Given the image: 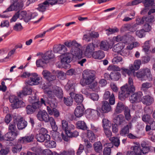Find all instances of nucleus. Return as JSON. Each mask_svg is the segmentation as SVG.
<instances>
[{
    "instance_id": "c9c22d12",
    "label": "nucleus",
    "mask_w": 155,
    "mask_h": 155,
    "mask_svg": "<svg viewBox=\"0 0 155 155\" xmlns=\"http://www.w3.org/2000/svg\"><path fill=\"white\" fill-rule=\"evenodd\" d=\"M48 63L45 58H43V56H42V58L37 60L36 64L37 66L38 67H43Z\"/></svg>"
},
{
    "instance_id": "473e14b6",
    "label": "nucleus",
    "mask_w": 155,
    "mask_h": 155,
    "mask_svg": "<svg viewBox=\"0 0 155 155\" xmlns=\"http://www.w3.org/2000/svg\"><path fill=\"white\" fill-rule=\"evenodd\" d=\"M93 147L94 150L96 152L100 153L102 151L103 147L100 142L98 141L94 143Z\"/></svg>"
},
{
    "instance_id": "ddd939ff",
    "label": "nucleus",
    "mask_w": 155,
    "mask_h": 155,
    "mask_svg": "<svg viewBox=\"0 0 155 155\" xmlns=\"http://www.w3.org/2000/svg\"><path fill=\"white\" fill-rule=\"evenodd\" d=\"M61 59V62L63 64H68L71 62V54L67 52L64 53L60 56Z\"/></svg>"
},
{
    "instance_id": "603ef678",
    "label": "nucleus",
    "mask_w": 155,
    "mask_h": 155,
    "mask_svg": "<svg viewBox=\"0 0 155 155\" xmlns=\"http://www.w3.org/2000/svg\"><path fill=\"white\" fill-rule=\"evenodd\" d=\"M62 127V129L64 130L65 134L68 131V123L65 120H63L61 121Z\"/></svg>"
},
{
    "instance_id": "864d4df0",
    "label": "nucleus",
    "mask_w": 155,
    "mask_h": 155,
    "mask_svg": "<svg viewBox=\"0 0 155 155\" xmlns=\"http://www.w3.org/2000/svg\"><path fill=\"white\" fill-rule=\"evenodd\" d=\"M36 138L37 141L40 142H43L45 140H46V136L40 133L36 135Z\"/></svg>"
},
{
    "instance_id": "5701e85b",
    "label": "nucleus",
    "mask_w": 155,
    "mask_h": 155,
    "mask_svg": "<svg viewBox=\"0 0 155 155\" xmlns=\"http://www.w3.org/2000/svg\"><path fill=\"white\" fill-rule=\"evenodd\" d=\"M141 101L144 104L150 105L153 102L154 99L153 97L148 95L143 96Z\"/></svg>"
},
{
    "instance_id": "79ce46f5",
    "label": "nucleus",
    "mask_w": 155,
    "mask_h": 155,
    "mask_svg": "<svg viewBox=\"0 0 155 155\" xmlns=\"http://www.w3.org/2000/svg\"><path fill=\"white\" fill-rule=\"evenodd\" d=\"M120 74L118 72H111L110 74V78L114 81H117L120 78Z\"/></svg>"
},
{
    "instance_id": "0eeeda50",
    "label": "nucleus",
    "mask_w": 155,
    "mask_h": 155,
    "mask_svg": "<svg viewBox=\"0 0 155 155\" xmlns=\"http://www.w3.org/2000/svg\"><path fill=\"white\" fill-rule=\"evenodd\" d=\"M13 4L11 5L4 12L12 11L13 10H18L22 9L23 7V3L22 2H13Z\"/></svg>"
},
{
    "instance_id": "6e6d98bb",
    "label": "nucleus",
    "mask_w": 155,
    "mask_h": 155,
    "mask_svg": "<svg viewBox=\"0 0 155 155\" xmlns=\"http://www.w3.org/2000/svg\"><path fill=\"white\" fill-rule=\"evenodd\" d=\"M64 104L68 106H70L72 105L73 99L72 97L70 96L67 98L65 97L64 98Z\"/></svg>"
},
{
    "instance_id": "f257e3e1",
    "label": "nucleus",
    "mask_w": 155,
    "mask_h": 155,
    "mask_svg": "<svg viewBox=\"0 0 155 155\" xmlns=\"http://www.w3.org/2000/svg\"><path fill=\"white\" fill-rule=\"evenodd\" d=\"M45 93L47 94L48 97L44 96L43 98L41 99V102L42 104L46 105V104H49L47 106V110L49 114L50 115L53 114L55 117H58L60 114L58 110L56 109L57 106V102L56 98L52 94V92L48 89L44 90Z\"/></svg>"
},
{
    "instance_id": "09e8293b",
    "label": "nucleus",
    "mask_w": 155,
    "mask_h": 155,
    "mask_svg": "<svg viewBox=\"0 0 155 155\" xmlns=\"http://www.w3.org/2000/svg\"><path fill=\"white\" fill-rule=\"evenodd\" d=\"M17 120V118H16L15 119L13 120V122H12L9 124L8 126V130L10 131V132H15V131H16L17 128L15 123Z\"/></svg>"
},
{
    "instance_id": "c756f323",
    "label": "nucleus",
    "mask_w": 155,
    "mask_h": 155,
    "mask_svg": "<svg viewBox=\"0 0 155 155\" xmlns=\"http://www.w3.org/2000/svg\"><path fill=\"white\" fill-rule=\"evenodd\" d=\"M141 147L142 152L143 154L147 153L150 151V148L148 144L145 141H143L142 142Z\"/></svg>"
},
{
    "instance_id": "20e7f679",
    "label": "nucleus",
    "mask_w": 155,
    "mask_h": 155,
    "mask_svg": "<svg viewBox=\"0 0 155 155\" xmlns=\"http://www.w3.org/2000/svg\"><path fill=\"white\" fill-rule=\"evenodd\" d=\"M94 71H84L82 74L83 78L80 81L82 86L89 84L93 81L94 76Z\"/></svg>"
},
{
    "instance_id": "7c9ffc66",
    "label": "nucleus",
    "mask_w": 155,
    "mask_h": 155,
    "mask_svg": "<svg viewBox=\"0 0 155 155\" xmlns=\"http://www.w3.org/2000/svg\"><path fill=\"white\" fill-rule=\"evenodd\" d=\"M131 126V124L129 123L127 125L123 127L120 131V135L123 136H126L129 132V127H130Z\"/></svg>"
},
{
    "instance_id": "423d86ee",
    "label": "nucleus",
    "mask_w": 155,
    "mask_h": 155,
    "mask_svg": "<svg viewBox=\"0 0 155 155\" xmlns=\"http://www.w3.org/2000/svg\"><path fill=\"white\" fill-rule=\"evenodd\" d=\"M9 100L12 103L11 105L13 108H18L25 106L24 103L21 101H19L16 96L11 97L10 98Z\"/></svg>"
},
{
    "instance_id": "338daca9",
    "label": "nucleus",
    "mask_w": 155,
    "mask_h": 155,
    "mask_svg": "<svg viewBox=\"0 0 155 155\" xmlns=\"http://www.w3.org/2000/svg\"><path fill=\"white\" fill-rule=\"evenodd\" d=\"M150 47L149 44V41H147L145 42L143 46V50L145 52H147L149 51Z\"/></svg>"
},
{
    "instance_id": "f3484780",
    "label": "nucleus",
    "mask_w": 155,
    "mask_h": 155,
    "mask_svg": "<svg viewBox=\"0 0 155 155\" xmlns=\"http://www.w3.org/2000/svg\"><path fill=\"white\" fill-rule=\"evenodd\" d=\"M39 106L37 103H34L32 105H29L26 108V111L28 114H33L38 108Z\"/></svg>"
},
{
    "instance_id": "e433bc0d",
    "label": "nucleus",
    "mask_w": 155,
    "mask_h": 155,
    "mask_svg": "<svg viewBox=\"0 0 155 155\" xmlns=\"http://www.w3.org/2000/svg\"><path fill=\"white\" fill-rule=\"evenodd\" d=\"M43 58H45L48 62L49 59H53L54 57V54H53L51 51H47L44 54L42 55Z\"/></svg>"
},
{
    "instance_id": "774afa93",
    "label": "nucleus",
    "mask_w": 155,
    "mask_h": 155,
    "mask_svg": "<svg viewBox=\"0 0 155 155\" xmlns=\"http://www.w3.org/2000/svg\"><path fill=\"white\" fill-rule=\"evenodd\" d=\"M152 86V84L151 83L145 82L143 83L141 85V90L144 91L146 89H148Z\"/></svg>"
},
{
    "instance_id": "39448f33",
    "label": "nucleus",
    "mask_w": 155,
    "mask_h": 155,
    "mask_svg": "<svg viewBox=\"0 0 155 155\" xmlns=\"http://www.w3.org/2000/svg\"><path fill=\"white\" fill-rule=\"evenodd\" d=\"M30 80L26 81V83L30 85L38 84L41 81V77L35 73H32L30 76Z\"/></svg>"
},
{
    "instance_id": "4be33fe9",
    "label": "nucleus",
    "mask_w": 155,
    "mask_h": 155,
    "mask_svg": "<svg viewBox=\"0 0 155 155\" xmlns=\"http://www.w3.org/2000/svg\"><path fill=\"white\" fill-rule=\"evenodd\" d=\"M113 120L116 125H122L125 121L124 116L122 114L118 115L114 117Z\"/></svg>"
},
{
    "instance_id": "b1692460",
    "label": "nucleus",
    "mask_w": 155,
    "mask_h": 155,
    "mask_svg": "<svg viewBox=\"0 0 155 155\" xmlns=\"http://www.w3.org/2000/svg\"><path fill=\"white\" fill-rule=\"evenodd\" d=\"M17 135V133L16 132H9L4 136V140L6 141L13 140L15 138Z\"/></svg>"
},
{
    "instance_id": "37998d69",
    "label": "nucleus",
    "mask_w": 155,
    "mask_h": 155,
    "mask_svg": "<svg viewBox=\"0 0 155 155\" xmlns=\"http://www.w3.org/2000/svg\"><path fill=\"white\" fill-rule=\"evenodd\" d=\"M49 140H46L45 142V145L47 147L53 148L55 147L56 146V142L55 141Z\"/></svg>"
},
{
    "instance_id": "13d9d810",
    "label": "nucleus",
    "mask_w": 155,
    "mask_h": 155,
    "mask_svg": "<svg viewBox=\"0 0 155 155\" xmlns=\"http://www.w3.org/2000/svg\"><path fill=\"white\" fill-rule=\"evenodd\" d=\"M54 140L58 142H60L62 140V134H60L58 132H56L55 134L52 135Z\"/></svg>"
},
{
    "instance_id": "ea45409f",
    "label": "nucleus",
    "mask_w": 155,
    "mask_h": 155,
    "mask_svg": "<svg viewBox=\"0 0 155 155\" xmlns=\"http://www.w3.org/2000/svg\"><path fill=\"white\" fill-rule=\"evenodd\" d=\"M100 109H97V110H93L91 111L90 113V115L91 117L94 119H97L100 115Z\"/></svg>"
},
{
    "instance_id": "3c124183",
    "label": "nucleus",
    "mask_w": 155,
    "mask_h": 155,
    "mask_svg": "<svg viewBox=\"0 0 155 155\" xmlns=\"http://www.w3.org/2000/svg\"><path fill=\"white\" fill-rule=\"evenodd\" d=\"M87 136L91 142L94 141L95 139V136L94 133L91 130H88L87 132Z\"/></svg>"
},
{
    "instance_id": "c03bdc74",
    "label": "nucleus",
    "mask_w": 155,
    "mask_h": 155,
    "mask_svg": "<svg viewBox=\"0 0 155 155\" xmlns=\"http://www.w3.org/2000/svg\"><path fill=\"white\" fill-rule=\"evenodd\" d=\"M124 114L125 119L129 121L131 119V116L130 114V110L128 107H125Z\"/></svg>"
},
{
    "instance_id": "aec40b11",
    "label": "nucleus",
    "mask_w": 155,
    "mask_h": 155,
    "mask_svg": "<svg viewBox=\"0 0 155 155\" xmlns=\"http://www.w3.org/2000/svg\"><path fill=\"white\" fill-rule=\"evenodd\" d=\"M53 93L59 98H61L63 96V92L62 89L56 86L53 87Z\"/></svg>"
},
{
    "instance_id": "1a4fd4ad",
    "label": "nucleus",
    "mask_w": 155,
    "mask_h": 155,
    "mask_svg": "<svg viewBox=\"0 0 155 155\" xmlns=\"http://www.w3.org/2000/svg\"><path fill=\"white\" fill-rule=\"evenodd\" d=\"M25 19V22H28L30 20L32 19L34 23L40 21L44 18L43 16L37 20L38 18V14L36 12H31L28 14V16Z\"/></svg>"
},
{
    "instance_id": "f8f14e48",
    "label": "nucleus",
    "mask_w": 155,
    "mask_h": 155,
    "mask_svg": "<svg viewBox=\"0 0 155 155\" xmlns=\"http://www.w3.org/2000/svg\"><path fill=\"white\" fill-rule=\"evenodd\" d=\"M103 98L105 100L109 99V102L110 105H113L115 103V98L113 93L110 94L109 91H106L103 95Z\"/></svg>"
},
{
    "instance_id": "e2e57ef3",
    "label": "nucleus",
    "mask_w": 155,
    "mask_h": 155,
    "mask_svg": "<svg viewBox=\"0 0 155 155\" xmlns=\"http://www.w3.org/2000/svg\"><path fill=\"white\" fill-rule=\"evenodd\" d=\"M139 28L138 24L137 23L130 24V31L132 32L135 31Z\"/></svg>"
},
{
    "instance_id": "680f3d73",
    "label": "nucleus",
    "mask_w": 155,
    "mask_h": 155,
    "mask_svg": "<svg viewBox=\"0 0 155 155\" xmlns=\"http://www.w3.org/2000/svg\"><path fill=\"white\" fill-rule=\"evenodd\" d=\"M87 96L91 99L94 101H97L98 99V94L95 93H92L90 94V93L87 92Z\"/></svg>"
},
{
    "instance_id": "9b49d317",
    "label": "nucleus",
    "mask_w": 155,
    "mask_h": 155,
    "mask_svg": "<svg viewBox=\"0 0 155 155\" xmlns=\"http://www.w3.org/2000/svg\"><path fill=\"white\" fill-rule=\"evenodd\" d=\"M53 51L54 53L62 54L67 51V48L64 45L59 44L54 46Z\"/></svg>"
},
{
    "instance_id": "f03ea898",
    "label": "nucleus",
    "mask_w": 155,
    "mask_h": 155,
    "mask_svg": "<svg viewBox=\"0 0 155 155\" xmlns=\"http://www.w3.org/2000/svg\"><path fill=\"white\" fill-rule=\"evenodd\" d=\"M132 66H129V68L127 69L123 67L121 68V72L122 74L126 76L127 74L130 76L133 75L137 77L141 81L147 80L149 81L152 80V76L150 69L145 68L140 70L139 71L135 73L132 71Z\"/></svg>"
},
{
    "instance_id": "f704fd0d",
    "label": "nucleus",
    "mask_w": 155,
    "mask_h": 155,
    "mask_svg": "<svg viewBox=\"0 0 155 155\" xmlns=\"http://www.w3.org/2000/svg\"><path fill=\"white\" fill-rule=\"evenodd\" d=\"M51 73L50 72L47 70H44L42 72V74L44 77L49 81L54 80L56 78V76H51V78H48V76L50 75Z\"/></svg>"
},
{
    "instance_id": "c85d7f7f",
    "label": "nucleus",
    "mask_w": 155,
    "mask_h": 155,
    "mask_svg": "<svg viewBox=\"0 0 155 155\" xmlns=\"http://www.w3.org/2000/svg\"><path fill=\"white\" fill-rule=\"evenodd\" d=\"M92 55L94 58L98 59H102L105 56L104 52L101 50L94 52Z\"/></svg>"
},
{
    "instance_id": "dca6fc26",
    "label": "nucleus",
    "mask_w": 155,
    "mask_h": 155,
    "mask_svg": "<svg viewBox=\"0 0 155 155\" xmlns=\"http://www.w3.org/2000/svg\"><path fill=\"white\" fill-rule=\"evenodd\" d=\"M101 107V112L102 113H107L112 110V108L109 103L106 101H103Z\"/></svg>"
},
{
    "instance_id": "7ed1b4c3",
    "label": "nucleus",
    "mask_w": 155,
    "mask_h": 155,
    "mask_svg": "<svg viewBox=\"0 0 155 155\" xmlns=\"http://www.w3.org/2000/svg\"><path fill=\"white\" fill-rule=\"evenodd\" d=\"M120 88L121 91L119 92L118 98L121 101H123L129 97L130 94L134 93L135 90L132 79L129 78L128 84L121 87Z\"/></svg>"
},
{
    "instance_id": "0e129e2a",
    "label": "nucleus",
    "mask_w": 155,
    "mask_h": 155,
    "mask_svg": "<svg viewBox=\"0 0 155 155\" xmlns=\"http://www.w3.org/2000/svg\"><path fill=\"white\" fill-rule=\"evenodd\" d=\"M66 134L67 135L71 137H76L78 135V133L76 131H74L72 132L69 130L66 133Z\"/></svg>"
},
{
    "instance_id": "4468645a",
    "label": "nucleus",
    "mask_w": 155,
    "mask_h": 155,
    "mask_svg": "<svg viewBox=\"0 0 155 155\" xmlns=\"http://www.w3.org/2000/svg\"><path fill=\"white\" fill-rule=\"evenodd\" d=\"M95 45L93 43L88 44L86 47L84 51L85 55L88 57H91L95 50Z\"/></svg>"
},
{
    "instance_id": "cd10ccee",
    "label": "nucleus",
    "mask_w": 155,
    "mask_h": 155,
    "mask_svg": "<svg viewBox=\"0 0 155 155\" xmlns=\"http://www.w3.org/2000/svg\"><path fill=\"white\" fill-rule=\"evenodd\" d=\"M111 143H108V146H111V147H113V144L115 146L118 147L120 144V140L117 137H113L109 138Z\"/></svg>"
},
{
    "instance_id": "6ab92c4d",
    "label": "nucleus",
    "mask_w": 155,
    "mask_h": 155,
    "mask_svg": "<svg viewBox=\"0 0 155 155\" xmlns=\"http://www.w3.org/2000/svg\"><path fill=\"white\" fill-rule=\"evenodd\" d=\"M70 96L73 97L74 101L79 104H81L84 98L83 95L81 94H76L74 93H69Z\"/></svg>"
},
{
    "instance_id": "58836bf2",
    "label": "nucleus",
    "mask_w": 155,
    "mask_h": 155,
    "mask_svg": "<svg viewBox=\"0 0 155 155\" xmlns=\"http://www.w3.org/2000/svg\"><path fill=\"white\" fill-rule=\"evenodd\" d=\"M74 84L73 83L68 82L65 86V88L66 90L68 91H69L70 93H73V92L74 91L75 89Z\"/></svg>"
},
{
    "instance_id": "de8ad7c7",
    "label": "nucleus",
    "mask_w": 155,
    "mask_h": 155,
    "mask_svg": "<svg viewBox=\"0 0 155 155\" xmlns=\"http://www.w3.org/2000/svg\"><path fill=\"white\" fill-rule=\"evenodd\" d=\"M77 125L78 127L82 130H86L87 128V127L86 123L82 121H79L77 123Z\"/></svg>"
},
{
    "instance_id": "412c9836",
    "label": "nucleus",
    "mask_w": 155,
    "mask_h": 155,
    "mask_svg": "<svg viewBox=\"0 0 155 155\" xmlns=\"http://www.w3.org/2000/svg\"><path fill=\"white\" fill-rule=\"evenodd\" d=\"M35 136L33 134L20 138L18 141L21 143H29L33 141L34 139Z\"/></svg>"
},
{
    "instance_id": "052dcab7",
    "label": "nucleus",
    "mask_w": 155,
    "mask_h": 155,
    "mask_svg": "<svg viewBox=\"0 0 155 155\" xmlns=\"http://www.w3.org/2000/svg\"><path fill=\"white\" fill-rule=\"evenodd\" d=\"M154 0H145L143 3L145 6V9L150 6H152L154 3Z\"/></svg>"
},
{
    "instance_id": "9d476101",
    "label": "nucleus",
    "mask_w": 155,
    "mask_h": 155,
    "mask_svg": "<svg viewBox=\"0 0 155 155\" xmlns=\"http://www.w3.org/2000/svg\"><path fill=\"white\" fill-rule=\"evenodd\" d=\"M142 93L141 91H138L133 94L129 97V101L132 103L140 102L142 100Z\"/></svg>"
},
{
    "instance_id": "a19ab883",
    "label": "nucleus",
    "mask_w": 155,
    "mask_h": 155,
    "mask_svg": "<svg viewBox=\"0 0 155 155\" xmlns=\"http://www.w3.org/2000/svg\"><path fill=\"white\" fill-rule=\"evenodd\" d=\"M131 149L134 151L135 155H141L142 153L140 147L137 146H133L131 147Z\"/></svg>"
},
{
    "instance_id": "a18cd8bd",
    "label": "nucleus",
    "mask_w": 155,
    "mask_h": 155,
    "mask_svg": "<svg viewBox=\"0 0 155 155\" xmlns=\"http://www.w3.org/2000/svg\"><path fill=\"white\" fill-rule=\"evenodd\" d=\"M57 77L59 79L63 80L66 78V74L64 72L60 71H57L56 72Z\"/></svg>"
},
{
    "instance_id": "49530a36",
    "label": "nucleus",
    "mask_w": 155,
    "mask_h": 155,
    "mask_svg": "<svg viewBox=\"0 0 155 155\" xmlns=\"http://www.w3.org/2000/svg\"><path fill=\"white\" fill-rule=\"evenodd\" d=\"M64 46L70 48L71 47L78 46L79 44L76 41H66L64 43Z\"/></svg>"
},
{
    "instance_id": "5fc2aeb1",
    "label": "nucleus",
    "mask_w": 155,
    "mask_h": 155,
    "mask_svg": "<svg viewBox=\"0 0 155 155\" xmlns=\"http://www.w3.org/2000/svg\"><path fill=\"white\" fill-rule=\"evenodd\" d=\"M47 133L48 131L45 128H42L40 130L39 133L46 136V140H48L50 139V136L49 135L47 134Z\"/></svg>"
},
{
    "instance_id": "8fccbe9b",
    "label": "nucleus",
    "mask_w": 155,
    "mask_h": 155,
    "mask_svg": "<svg viewBox=\"0 0 155 155\" xmlns=\"http://www.w3.org/2000/svg\"><path fill=\"white\" fill-rule=\"evenodd\" d=\"M100 47L101 49L107 51L109 48V44L106 41H102L101 43Z\"/></svg>"
},
{
    "instance_id": "2f4dec72",
    "label": "nucleus",
    "mask_w": 155,
    "mask_h": 155,
    "mask_svg": "<svg viewBox=\"0 0 155 155\" xmlns=\"http://www.w3.org/2000/svg\"><path fill=\"white\" fill-rule=\"evenodd\" d=\"M124 47V46L122 43H118L113 47L112 50L114 51L120 53V52L123 49Z\"/></svg>"
},
{
    "instance_id": "a211bd4d",
    "label": "nucleus",
    "mask_w": 155,
    "mask_h": 155,
    "mask_svg": "<svg viewBox=\"0 0 155 155\" xmlns=\"http://www.w3.org/2000/svg\"><path fill=\"white\" fill-rule=\"evenodd\" d=\"M84 107L82 104L77 105L74 111L75 115L77 117H81L84 114Z\"/></svg>"
},
{
    "instance_id": "a878e982",
    "label": "nucleus",
    "mask_w": 155,
    "mask_h": 155,
    "mask_svg": "<svg viewBox=\"0 0 155 155\" xmlns=\"http://www.w3.org/2000/svg\"><path fill=\"white\" fill-rule=\"evenodd\" d=\"M49 5L47 1L46 0L43 3L38 5V7L36 8L38 11L41 12H45L47 8L49 7Z\"/></svg>"
},
{
    "instance_id": "bf43d9fd",
    "label": "nucleus",
    "mask_w": 155,
    "mask_h": 155,
    "mask_svg": "<svg viewBox=\"0 0 155 155\" xmlns=\"http://www.w3.org/2000/svg\"><path fill=\"white\" fill-rule=\"evenodd\" d=\"M50 122L51 127L54 131H56L58 129V127L56 124L55 122L54 118L51 117L50 120L49 121Z\"/></svg>"
},
{
    "instance_id": "393cba45",
    "label": "nucleus",
    "mask_w": 155,
    "mask_h": 155,
    "mask_svg": "<svg viewBox=\"0 0 155 155\" xmlns=\"http://www.w3.org/2000/svg\"><path fill=\"white\" fill-rule=\"evenodd\" d=\"M31 92L32 90L31 88L26 86L23 88L22 91H20L17 93L18 96V97H21L23 95H29Z\"/></svg>"
},
{
    "instance_id": "bb28decb",
    "label": "nucleus",
    "mask_w": 155,
    "mask_h": 155,
    "mask_svg": "<svg viewBox=\"0 0 155 155\" xmlns=\"http://www.w3.org/2000/svg\"><path fill=\"white\" fill-rule=\"evenodd\" d=\"M17 127L18 129L22 130L25 128L27 125V121L23 119L22 117L20 119L18 118Z\"/></svg>"
},
{
    "instance_id": "4c0bfd02",
    "label": "nucleus",
    "mask_w": 155,
    "mask_h": 155,
    "mask_svg": "<svg viewBox=\"0 0 155 155\" xmlns=\"http://www.w3.org/2000/svg\"><path fill=\"white\" fill-rule=\"evenodd\" d=\"M124 108L123 104L121 102H119L117 104L115 109V112L117 114L121 113Z\"/></svg>"
},
{
    "instance_id": "6e6552de",
    "label": "nucleus",
    "mask_w": 155,
    "mask_h": 155,
    "mask_svg": "<svg viewBox=\"0 0 155 155\" xmlns=\"http://www.w3.org/2000/svg\"><path fill=\"white\" fill-rule=\"evenodd\" d=\"M38 119L41 121L48 122L50 120L51 117H50L47 113L45 110L39 111L37 115Z\"/></svg>"
},
{
    "instance_id": "4d7b16f0",
    "label": "nucleus",
    "mask_w": 155,
    "mask_h": 155,
    "mask_svg": "<svg viewBox=\"0 0 155 155\" xmlns=\"http://www.w3.org/2000/svg\"><path fill=\"white\" fill-rule=\"evenodd\" d=\"M17 12H18L19 14V18L21 19H23L24 21L25 22V19L27 18L28 16V14L27 13V12L25 11H22L19 12V11H18Z\"/></svg>"
},
{
    "instance_id": "2eb2a0df",
    "label": "nucleus",
    "mask_w": 155,
    "mask_h": 155,
    "mask_svg": "<svg viewBox=\"0 0 155 155\" xmlns=\"http://www.w3.org/2000/svg\"><path fill=\"white\" fill-rule=\"evenodd\" d=\"M80 46V45L78 46L72 47L71 50V55L75 56L76 58L79 59L82 57V51L78 47Z\"/></svg>"
},
{
    "instance_id": "69168bd1",
    "label": "nucleus",
    "mask_w": 155,
    "mask_h": 155,
    "mask_svg": "<svg viewBox=\"0 0 155 155\" xmlns=\"http://www.w3.org/2000/svg\"><path fill=\"white\" fill-rule=\"evenodd\" d=\"M21 145L20 144H18L13 147L12 150L14 153H16L19 152L21 150Z\"/></svg>"
},
{
    "instance_id": "72a5a7b5",
    "label": "nucleus",
    "mask_w": 155,
    "mask_h": 155,
    "mask_svg": "<svg viewBox=\"0 0 155 155\" xmlns=\"http://www.w3.org/2000/svg\"><path fill=\"white\" fill-rule=\"evenodd\" d=\"M141 64V61L140 60H135L133 64H130L129 66H132V71L133 72H135V71L138 70L140 68V66Z\"/></svg>"
}]
</instances>
